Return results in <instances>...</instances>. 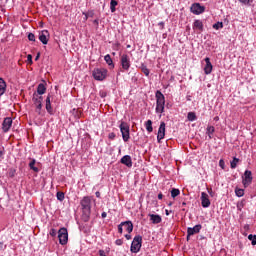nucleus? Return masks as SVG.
I'll return each mask as SVG.
<instances>
[{
    "label": "nucleus",
    "instance_id": "nucleus-1",
    "mask_svg": "<svg viewBox=\"0 0 256 256\" xmlns=\"http://www.w3.org/2000/svg\"><path fill=\"white\" fill-rule=\"evenodd\" d=\"M80 205L82 207V221H89L91 217V197L85 196L80 202Z\"/></svg>",
    "mask_w": 256,
    "mask_h": 256
},
{
    "label": "nucleus",
    "instance_id": "nucleus-2",
    "mask_svg": "<svg viewBox=\"0 0 256 256\" xmlns=\"http://www.w3.org/2000/svg\"><path fill=\"white\" fill-rule=\"evenodd\" d=\"M165 112V95L161 91H156V113Z\"/></svg>",
    "mask_w": 256,
    "mask_h": 256
},
{
    "label": "nucleus",
    "instance_id": "nucleus-3",
    "mask_svg": "<svg viewBox=\"0 0 256 256\" xmlns=\"http://www.w3.org/2000/svg\"><path fill=\"white\" fill-rule=\"evenodd\" d=\"M142 243L143 237H141V235L135 236L130 247L131 253H139V251H141Z\"/></svg>",
    "mask_w": 256,
    "mask_h": 256
},
{
    "label": "nucleus",
    "instance_id": "nucleus-4",
    "mask_svg": "<svg viewBox=\"0 0 256 256\" xmlns=\"http://www.w3.org/2000/svg\"><path fill=\"white\" fill-rule=\"evenodd\" d=\"M32 102L36 107V113L41 115V109H43V96H39L37 93L33 94Z\"/></svg>",
    "mask_w": 256,
    "mask_h": 256
},
{
    "label": "nucleus",
    "instance_id": "nucleus-5",
    "mask_svg": "<svg viewBox=\"0 0 256 256\" xmlns=\"http://www.w3.org/2000/svg\"><path fill=\"white\" fill-rule=\"evenodd\" d=\"M92 75L96 81H103L107 77V69L96 68L93 70Z\"/></svg>",
    "mask_w": 256,
    "mask_h": 256
},
{
    "label": "nucleus",
    "instance_id": "nucleus-6",
    "mask_svg": "<svg viewBox=\"0 0 256 256\" xmlns=\"http://www.w3.org/2000/svg\"><path fill=\"white\" fill-rule=\"evenodd\" d=\"M120 131L122 133V138L125 143L131 139L130 133H129V124L127 122H121L120 124Z\"/></svg>",
    "mask_w": 256,
    "mask_h": 256
},
{
    "label": "nucleus",
    "instance_id": "nucleus-7",
    "mask_svg": "<svg viewBox=\"0 0 256 256\" xmlns=\"http://www.w3.org/2000/svg\"><path fill=\"white\" fill-rule=\"evenodd\" d=\"M123 228H124V231H127V233H133V222L129 220L125 222H121L118 225V233L123 234Z\"/></svg>",
    "mask_w": 256,
    "mask_h": 256
},
{
    "label": "nucleus",
    "instance_id": "nucleus-8",
    "mask_svg": "<svg viewBox=\"0 0 256 256\" xmlns=\"http://www.w3.org/2000/svg\"><path fill=\"white\" fill-rule=\"evenodd\" d=\"M58 239L60 245H67V241H69V233L67 232V228H61L58 231Z\"/></svg>",
    "mask_w": 256,
    "mask_h": 256
},
{
    "label": "nucleus",
    "instance_id": "nucleus-9",
    "mask_svg": "<svg viewBox=\"0 0 256 256\" xmlns=\"http://www.w3.org/2000/svg\"><path fill=\"white\" fill-rule=\"evenodd\" d=\"M120 63H121V67L124 71H129V69L131 67V58H129V55L123 54L120 57Z\"/></svg>",
    "mask_w": 256,
    "mask_h": 256
},
{
    "label": "nucleus",
    "instance_id": "nucleus-10",
    "mask_svg": "<svg viewBox=\"0 0 256 256\" xmlns=\"http://www.w3.org/2000/svg\"><path fill=\"white\" fill-rule=\"evenodd\" d=\"M190 11L193 15H201V13H205V6H201L199 3H194L191 5Z\"/></svg>",
    "mask_w": 256,
    "mask_h": 256
},
{
    "label": "nucleus",
    "instance_id": "nucleus-11",
    "mask_svg": "<svg viewBox=\"0 0 256 256\" xmlns=\"http://www.w3.org/2000/svg\"><path fill=\"white\" fill-rule=\"evenodd\" d=\"M253 182V173L250 170H246L244 172V177H243V185L244 187H249L251 183Z\"/></svg>",
    "mask_w": 256,
    "mask_h": 256
},
{
    "label": "nucleus",
    "instance_id": "nucleus-12",
    "mask_svg": "<svg viewBox=\"0 0 256 256\" xmlns=\"http://www.w3.org/2000/svg\"><path fill=\"white\" fill-rule=\"evenodd\" d=\"M201 205L204 207V209H207V207H211V200H209V195L205 192L201 193Z\"/></svg>",
    "mask_w": 256,
    "mask_h": 256
},
{
    "label": "nucleus",
    "instance_id": "nucleus-13",
    "mask_svg": "<svg viewBox=\"0 0 256 256\" xmlns=\"http://www.w3.org/2000/svg\"><path fill=\"white\" fill-rule=\"evenodd\" d=\"M202 227L203 226H201V224H197L193 228H188L187 229V241H189V238L191 237V235H195V234L199 233L201 231Z\"/></svg>",
    "mask_w": 256,
    "mask_h": 256
},
{
    "label": "nucleus",
    "instance_id": "nucleus-14",
    "mask_svg": "<svg viewBox=\"0 0 256 256\" xmlns=\"http://www.w3.org/2000/svg\"><path fill=\"white\" fill-rule=\"evenodd\" d=\"M49 31L48 30H42L41 33L39 34V41L43 45H47L49 43Z\"/></svg>",
    "mask_w": 256,
    "mask_h": 256
},
{
    "label": "nucleus",
    "instance_id": "nucleus-15",
    "mask_svg": "<svg viewBox=\"0 0 256 256\" xmlns=\"http://www.w3.org/2000/svg\"><path fill=\"white\" fill-rule=\"evenodd\" d=\"M162 139H165V122L160 123L158 134H157L158 143H161Z\"/></svg>",
    "mask_w": 256,
    "mask_h": 256
},
{
    "label": "nucleus",
    "instance_id": "nucleus-16",
    "mask_svg": "<svg viewBox=\"0 0 256 256\" xmlns=\"http://www.w3.org/2000/svg\"><path fill=\"white\" fill-rule=\"evenodd\" d=\"M206 65L204 67V73L205 75H211L212 71H213V64H211V59L209 57H206L204 59Z\"/></svg>",
    "mask_w": 256,
    "mask_h": 256
},
{
    "label": "nucleus",
    "instance_id": "nucleus-17",
    "mask_svg": "<svg viewBox=\"0 0 256 256\" xmlns=\"http://www.w3.org/2000/svg\"><path fill=\"white\" fill-rule=\"evenodd\" d=\"M12 125H13V120L9 117L5 118L2 123V130L4 131V133H7L11 129Z\"/></svg>",
    "mask_w": 256,
    "mask_h": 256
},
{
    "label": "nucleus",
    "instance_id": "nucleus-18",
    "mask_svg": "<svg viewBox=\"0 0 256 256\" xmlns=\"http://www.w3.org/2000/svg\"><path fill=\"white\" fill-rule=\"evenodd\" d=\"M120 163H122V165H126V167H133V160L130 155L123 156Z\"/></svg>",
    "mask_w": 256,
    "mask_h": 256
},
{
    "label": "nucleus",
    "instance_id": "nucleus-19",
    "mask_svg": "<svg viewBox=\"0 0 256 256\" xmlns=\"http://www.w3.org/2000/svg\"><path fill=\"white\" fill-rule=\"evenodd\" d=\"M149 217H150V221L154 225H159V223H161L163 221V219L161 218V216L159 214H149Z\"/></svg>",
    "mask_w": 256,
    "mask_h": 256
},
{
    "label": "nucleus",
    "instance_id": "nucleus-20",
    "mask_svg": "<svg viewBox=\"0 0 256 256\" xmlns=\"http://www.w3.org/2000/svg\"><path fill=\"white\" fill-rule=\"evenodd\" d=\"M46 111L49 115H53V108L51 107V95L46 98Z\"/></svg>",
    "mask_w": 256,
    "mask_h": 256
},
{
    "label": "nucleus",
    "instance_id": "nucleus-21",
    "mask_svg": "<svg viewBox=\"0 0 256 256\" xmlns=\"http://www.w3.org/2000/svg\"><path fill=\"white\" fill-rule=\"evenodd\" d=\"M5 91H7V83L3 78H0V97L5 94Z\"/></svg>",
    "mask_w": 256,
    "mask_h": 256
},
{
    "label": "nucleus",
    "instance_id": "nucleus-22",
    "mask_svg": "<svg viewBox=\"0 0 256 256\" xmlns=\"http://www.w3.org/2000/svg\"><path fill=\"white\" fill-rule=\"evenodd\" d=\"M47 91V87H45V84L40 83L37 87V95H45V92Z\"/></svg>",
    "mask_w": 256,
    "mask_h": 256
},
{
    "label": "nucleus",
    "instance_id": "nucleus-23",
    "mask_svg": "<svg viewBox=\"0 0 256 256\" xmlns=\"http://www.w3.org/2000/svg\"><path fill=\"white\" fill-rule=\"evenodd\" d=\"M193 29H197L198 31H203V21L195 20L193 24Z\"/></svg>",
    "mask_w": 256,
    "mask_h": 256
},
{
    "label": "nucleus",
    "instance_id": "nucleus-24",
    "mask_svg": "<svg viewBox=\"0 0 256 256\" xmlns=\"http://www.w3.org/2000/svg\"><path fill=\"white\" fill-rule=\"evenodd\" d=\"M37 163V160L30 159L29 167L34 173H39V168L35 167V164Z\"/></svg>",
    "mask_w": 256,
    "mask_h": 256
},
{
    "label": "nucleus",
    "instance_id": "nucleus-25",
    "mask_svg": "<svg viewBox=\"0 0 256 256\" xmlns=\"http://www.w3.org/2000/svg\"><path fill=\"white\" fill-rule=\"evenodd\" d=\"M145 127L148 133H153V121L148 120L145 122Z\"/></svg>",
    "mask_w": 256,
    "mask_h": 256
},
{
    "label": "nucleus",
    "instance_id": "nucleus-26",
    "mask_svg": "<svg viewBox=\"0 0 256 256\" xmlns=\"http://www.w3.org/2000/svg\"><path fill=\"white\" fill-rule=\"evenodd\" d=\"M104 61L107 63V65H109V67H115V65L113 64V59H111V55L107 54L104 57Z\"/></svg>",
    "mask_w": 256,
    "mask_h": 256
},
{
    "label": "nucleus",
    "instance_id": "nucleus-27",
    "mask_svg": "<svg viewBox=\"0 0 256 256\" xmlns=\"http://www.w3.org/2000/svg\"><path fill=\"white\" fill-rule=\"evenodd\" d=\"M187 119L188 121H197V114H195V112H189L187 115Z\"/></svg>",
    "mask_w": 256,
    "mask_h": 256
},
{
    "label": "nucleus",
    "instance_id": "nucleus-28",
    "mask_svg": "<svg viewBox=\"0 0 256 256\" xmlns=\"http://www.w3.org/2000/svg\"><path fill=\"white\" fill-rule=\"evenodd\" d=\"M119 3L116 1V0H111L110 1V11L111 13H115L116 11V6L118 5Z\"/></svg>",
    "mask_w": 256,
    "mask_h": 256
},
{
    "label": "nucleus",
    "instance_id": "nucleus-29",
    "mask_svg": "<svg viewBox=\"0 0 256 256\" xmlns=\"http://www.w3.org/2000/svg\"><path fill=\"white\" fill-rule=\"evenodd\" d=\"M140 69H141L142 73H144V75H146V77H149L150 71H149V68H147V66L145 64H142L140 66Z\"/></svg>",
    "mask_w": 256,
    "mask_h": 256
},
{
    "label": "nucleus",
    "instance_id": "nucleus-30",
    "mask_svg": "<svg viewBox=\"0 0 256 256\" xmlns=\"http://www.w3.org/2000/svg\"><path fill=\"white\" fill-rule=\"evenodd\" d=\"M180 193H181V191H180L179 189L173 188V189L171 190V197H172L173 199H175V197H179Z\"/></svg>",
    "mask_w": 256,
    "mask_h": 256
},
{
    "label": "nucleus",
    "instance_id": "nucleus-31",
    "mask_svg": "<svg viewBox=\"0 0 256 256\" xmlns=\"http://www.w3.org/2000/svg\"><path fill=\"white\" fill-rule=\"evenodd\" d=\"M213 133H215V127H213V126H208V127H207V134H208V136H209V139H212V136H211V135H213Z\"/></svg>",
    "mask_w": 256,
    "mask_h": 256
},
{
    "label": "nucleus",
    "instance_id": "nucleus-32",
    "mask_svg": "<svg viewBox=\"0 0 256 256\" xmlns=\"http://www.w3.org/2000/svg\"><path fill=\"white\" fill-rule=\"evenodd\" d=\"M237 163H239V159L234 157L233 160L230 162L231 169H236Z\"/></svg>",
    "mask_w": 256,
    "mask_h": 256
},
{
    "label": "nucleus",
    "instance_id": "nucleus-33",
    "mask_svg": "<svg viewBox=\"0 0 256 256\" xmlns=\"http://www.w3.org/2000/svg\"><path fill=\"white\" fill-rule=\"evenodd\" d=\"M235 194L237 197H243V195H245V190L241 189V188H237L235 190Z\"/></svg>",
    "mask_w": 256,
    "mask_h": 256
},
{
    "label": "nucleus",
    "instance_id": "nucleus-34",
    "mask_svg": "<svg viewBox=\"0 0 256 256\" xmlns=\"http://www.w3.org/2000/svg\"><path fill=\"white\" fill-rule=\"evenodd\" d=\"M213 29H216V31H219V29H223V22H217L213 24Z\"/></svg>",
    "mask_w": 256,
    "mask_h": 256
},
{
    "label": "nucleus",
    "instance_id": "nucleus-35",
    "mask_svg": "<svg viewBox=\"0 0 256 256\" xmlns=\"http://www.w3.org/2000/svg\"><path fill=\"white\" fill-rule=\"evenodd\" d=\"M56 197H57L58 201H64V199H65V193H63V192H57Z\"/></svg>",
    "mask_w": 256,
    "mask_h": 256
},
{
    "label": "nucleus",
    "instance_id": "nucleus-36",
    "mask_svg": "<svg viewBox=\"0 0 256 256\" xmlns=\"http://www.w3.org/2000/svg\"><path fill=\"white\" fill-rule=\"evenodd\" d=\"M248 239L249 241H252V245H256V235L250 234Z\"/></svg>",
    "mask_w": 256,
    "mask_h": 256
},
{
    "label": "nucleus",
    "instance_id": "nucleus-37",
    "mask_svg": "<svg viewBox=\"0 0 256 256\" xmlns=\"http://www.w3.org/2000/svg\"><path fill=\"white\" fill-rule=\"evenodd\" d=\"M28 40H29V41H35V34L29 33V34H28Z\"/></svg>",
    "mask_w": 256,
    "mask_h": 256
},
{
    "label": "nucleus",
    "instance_id": "nucleus-38",
    "mask_svg": "<svg viewBox=\"0 0 256 256\" xmlns=\"http://www.w3.org/2000/svg\"><path fill=\"white\" fill-rule=\"evenodd\" d=\"M27 61L30 63V65L33 64V56L31 54L27 56Z\"/></svg>",
    "mask_w": 256,
    "mask_h": 256
},
{
    "label": "nucleus",
    "instance_id": "nucleus-39",
    "mask_svg": "<svg viewBox=\"0 0 256 256\" xmlns=\"http://www.w3.org/2000/svg\"><path fill=\"white\" fill-rule=\"evenodd\" d=\"M50 235H51V237H55V235H57V230H55V228H52L50 230Z\"/></svg>",
    "mask_w": 256,
    "mask_h": 256
},
{
    "label": "nucleus",
    "instance_id": "nucleus-40",
    "mask_svg": "<svg viewBox=\"0 0 256 256\" xmlns=\"http://www.w3.org/2000/svg\"><path fill=\"white\" fill-rule=\"evenodd\" d=\"M219 166L221 167V169H225V161H223V159L219 161Z\"/></svg>",
    "mask_w": 256,
    "mask_h": 256
},
{
    "label": "nucleus",
    "instance_id": "nucleus-41",
    "mask_svg": "<svg viewBox=\"0 0 256 256\" xmlns=\"http://www.w3.org/2000/svg\"><path fill=\"white\" fill-rule=\"evenodd\" d=\"M207 191L211 197H215V192H213V189L207 188Z\"/></svg>",
    "mask_w": 256,
    "mask_h": 256
},
{
    "label": "nucleus",
    "instance_id": "nucleus-42",
    "mask_svg": "<svg viewBox=\"0 0 256 256\" xmlns=\"http://www.w3.org/2000/svg\"><path fill=\"white\" fill-rule=\"evenodd\" d=\"M115 245H118V246L123 245V240H122V239H117V240L115 241Z\"/></svg>",
    "mask_w": 256,
    "mask_h": 256
},
{
    "label": "nucleus",
    "instance_id": "nucleus-43",
    "mask_svg": "<svg viewBox=\"0 0 256 256\" xmlns=\"http://www.w3.org/2000/svg\"><path fill=\"white\" fill-rule=\"evenodd\" d=\"M115 137H116L115 132L109 133L108 135V138L111 140L115 139Z\"/></svg>",
    "mask_w": 256,
    "mask_h": 256
},
{
    "label": "nucleus",
    "instance_id": "nucleus-44",
    "mask_svg": "<svg viewBox=\"0 0 256 256\" xmlns=\"http://www.w3.org/2000/svg\"><path fill=\"white\" fill-rule=\"evenodd\" d=\"M93 24L96 26V29H98L99 28V19H95L93 21Z\"/></svg>",
    "mask_w": 256,
    "mask_h": 256
},
{
    "label": "nucleus",
    "instance_id": "nucleus-45",
    "mask_svg": "<svg viewBox=\"0 0 256 256\" xmlns=\"http://www.w3.org/2000/svg\"><path fill=\"white\" fill-rule=\"evenodd\" d=\"M161 30L165 29V22L158 23Z\"/></svg>",
    "mask_w": 256,
    "mask_h": 256
},
{
    "label": "nucleus",
    "instance_id": "nucleus-46",
    "mask_svg": "<svg viewBox=\"0 0 256 256\" xmlns=\"http://www.w3.org/2000/svg\"><path fill=\"white\" fill-rule=\"evenodd\" d=\"M243 5H249V0H239Z\"/></svg>",
    "mask_w": 256,
    "mask_h": 256
},
{
    "label": "nucleus",
    "instance_id": "nucleus-47",
    "mask_svg": "<svg viewBox=\"0 0 256 256\" xmlns=\"http://www.w3.org/2000/svg\"><path fill=\"white\" fill-rule=\"evenodd\" d=\"M125 238L127 241L131 240V233L125 234Z\"/></svg>",
    "mask_w": 256,
    "mask_h": 256
},
{
    "label": "nucleus",
    "instance_id": "nucleus-48",
    "mask_svg": "<svg viewBox=\"0 0 256 256\" xmlns=\"http://www.w3.org/2000/svg\"><path fill=\"white\" fill-rule=\"evenodd\" d=\"M83 15H85L84 21H87V20L89 19V14H87V13L84 12Z\"/></svg>",
    "mask_w": 256,
    "mask_h": 256
},
{
    "label": "nucleus",
    "instance_id": "nucleus-49",
    "mask_svg": "<svg viewBox=\"0 0 256 256\" xmlns=\"http://www.w3.org/2000/svg\"><path fill=\"white\" fill-rule=\"evenodd\" d=\"M3 155H5V151H4V149H2V150L0 149V158L3 157Z\"/></svg>",
    "mask_w": 256,
    "mask_h": 256
},
{
    "label": "nucleus",
    "instance_id": "nucleus-50",
    "mask_svg": "<svg viewBox=\"0 0 256 256\" xmlns=\"http://www.w3.org/2000/svg\"><path fill=\"white\" fill-rule=\"evenodd\" d=\"M101 217H102V219H105V217H107V212H103V213L101 214Z\"/></svg>",
    "mask_w": 256,
    "mask_h": 256
},
{
    "label": "nucleus",
    "instance_id": "nucleus-51",
    "mask_svg": "<svg viewBox=\"0 0 256 256\" xmlns=\"http://www.w3.org/2000/svg\"><path fill=\"white\" fill-rule=\"evenodd\" d=\"M87 14H88V17H93V15H95V13H93V11L88 12Z\"/></svg>",
    "mask_w": 256,
    "mask_h": 256
},
{
    "label": "nucleus",
    "instance_id": "nucleus-52",
    "mask_svg": "<svg viewBox=\"0 0 256 256\" xmlns=\"http://www.w3.org/2000/svg\"><path fill=\"white\" fill-rule=\"evenodd\" d=\"M99 254H100V256H106V255H105V251H103V250H100V251H99Z\"/></svg>",
    "mask_w": 256,
    "mask_h": 256
},
{
    "label": "nucleus",
    "instance_id": "nucleus-53",
    "mask_svg": "<svg viewBox=\"0 0 256 256\" xmlns=\"http://www.w3.org/2000/svg\"><path fill=\"white\" fill-rule=\"evenodd\" d=\"M39 57H41V54L38 53L37 56L35 57V61H38L39 60Z\"/></svg>",
    "mask_w": 256,
    "mask_h": 256
},
{
    "label": "nucleus",
    "instance_id": "nucleus-54",
    "mask_svg": "<svg viewBox=\"0 0 256 256\" xmlns=\"http://www.w3.org/2000/svg\"><path fill=\"white\" fill-rule=\"evenodd\" d=\"M158 199H163V194L162 193L158 194Z\"/></svg>",
    "mask_w": 256,
    "mask_h": 256
},
{
    "label": "nucleus",
    "instance_id": "nucleus-55",
    "mask_svg": "<svg viewBox=\"0 0 256 256\" xmlns=\"http://www.w3.org/2000/svg\"><path fill=\"white\" fill-rule=\"evenodd\" d=\"M2 249H3V243L0 242V251H2Z\"/></svg>",
    "mask_w": 256,
    "mask_h": 256
},
{
    "label": "nucleus",
    "instance_id": "nucleus-56",
    "mask_svg": "<svg viewBox=\"0 0 256 256\" xmlns=\"http://www.w3.org/2000/svg\"><path fill=\"white\" fill-rule=\"evenodd\" d=\"M101 194L99 192H96V197H99Z\"/></svg>",
    "mask_w": 256,
    "mask_h": 256
},
{
    "label": "nucleus",
    "instance_id": "nucleus-57",
    "mask_svg": "<svg viewBox=\"0 0 256 256\" xmlns=\"http://www.w3.org/2000/svg\"><path fill=\"white\" fill-rule=\"evenodd\" d=\"M214 120H215V121H219V117H215Z\"/></svg>",
    "mask_w": 256,
    "mask_h": 256
},
{
    "label": "nucleus",
    "instance_id": "nucleus-58",
    "mask_svg": "<svg viewBox=\"0 0 256 256\" xmlns=\"http://www.w3.org/2000/svg\"><path fill=\"white\" fill-rule=\"evenodd\" d=\"M185 205H187V203L183 202V203H182V206L185 207Z\"/></svg>",
    "mask_w": 256,
    "mask_h": 256
},
{
    "label": "nucleus",
    "instance_id": "nucleus-59",
    "mask_svg": "<svg viewBox=\"0 0 256 256\" xmlns=\"http://www.w3.org/2000/svg\"><path fill=\"white\" fill-rule=\"evenodd\" d=\"M165 212H166V215H169V210H166Z\"/></svg>",
    "mask_w": 256,
    "mask_h": 256
},
{
    "label": "nucleus",
    "instance_id": "nucleus-60",
    "mask_svg": "<svg viewBox=\"0 0 256 256\" xmlns=\"http://www.w3.org/2000/svg\"><path fill=\"white\" fill-rule=\"evenodd\" d=\"M131 48V45H127V49Z\"/></svg>",
    "mask_w": 256,
    "mask_h": 256
},
{
    "label": "nucleus",
    "instance_id": "nucleus-61",
    "mask_svg": "<svg viewBox=\"0 0 256 256\" xmlns=\"http://www.w3.org/2000/svg\"><path fill=\"white\" fill-rule=\"evenodd\" d=\"M13 173H14V172H11L10 177H13Z\"/></svg>",
    "mask_w": 256,
    "mask_h": 256
}]
</instances>
